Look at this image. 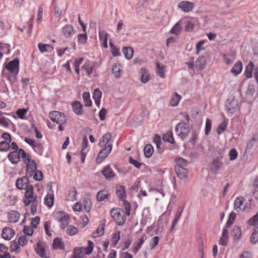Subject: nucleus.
I'll return each mask as SVG.
<instances>
[{"label": "nucleus", "mask_w": 258, "mask_h": 258, "mask_svg": "<svg viewBox=\"0 0 258 258\" xmlns=\"http://www.w3.org/2000/svg\"><path fill=\"white\" fill-rule=\"evenodd\" d=\"M25 194V198L23 202L25 206H28L31 205V212L32 215H35L37 212V207L38 206L37 196L33 192V185H31L27 188Z\"/></svg>", "instance_id": "f257e3e1"}, {"label": "nucleus", "mask_w": 258, "mask_h": 258, "mask_svg": "<svg viewBox=\"0 0 258 258\" xmlns=\"http://www.w3.org/2000/svg\"><path fill=\"white\" fill-rule=\"evenodd\" d=\"M194 57H190L188 61L186 62V64L188 66V68L190 69H193L195 68L198 70H203L206 66V60L204 56H200L197 58L194 64Z\"/></svg>", "instance_id": "f03ea898"}, {"label": "nucleus", "mask_w": 258, "mask_h": 258, "mask_svg": "<svg viewBox=\"0 0 258 258\" xmlns=\"http://www.w3.org/2000/svg\"><path fill=\"white\" fill-rule=\"evenodd\" d=\"M176 135L182 140H184L188 135L189 130L188 124L184 122H181L177 125L175 128Z\"/></svg>", "instance_id": "7ed1b4c3"}, {"label": "nucleus", "mask_w": 258, "mask_h": 258, "mask_svg": "<svg viewBox=\"0 0 258 258\" xmlns=\"http://www.w3.org/2000/svg\"><path fill=\"white\" fill-rule=\"evenodd\" d=\"M225 106L227 113L231 115L235 113L239 109L238 101L234 98L228 99Z\"/></svg>", "instance_id": "20e7f679"}, {"label": "nucleus", "mask_w": 258, "mask_h": 258, "mask_svg": "<svg viewBox=\"0 0 258 258\" xmlns=\"http://www.w3.org/2000/svg\"><path fill=\"white\" fill-rule=\"evenodd\" d=\"M5 68L13 75L17 76L19 71V60L18 58L9 61L5 65Z\"/></svg>", "instance_id": "39448f33"}, {"label": "nucleus", "mask_w": 258, "mask_h": 258, "mask_svg": "<svg viewBox=\"0 0 258 258\" xmlns=\"http://www.w3.org/2000/svg\"><path fill=\"white\" fill-rule=\"evenodd\" d=\"M55 219L60 223V228L62 229H65L68 225L69 217L68 214L59 211L56 213Z\"/></svg>", "instance_id": "423d86ee"}, {"label": "nucleus", "mask_w": 258, "mask_h": 258, "mask_svg": "<svg viewBox=\"0 0 258 258\" xmlns=\"http://www.w3.org/2000/svg\"><path fill=\"white\" fill-rule=\"evenodd\" d=\"M222 158V155H220L219 157L213 159L212 162L209 165L210 169L212 173L216 174L218 172L223 165L222 162L220 161Z\"/></svg>", "instance_id": "0eeeda50"}, {"label": "nucleus", "mask_w": 258, "mask_h": 258, "mask_svg": "<svg viewBox=\"0 0 258 258\" xmlns=\"http://www.w3.org/2000/svg\"><path fill=\"white\" fill-rule=\"evenodd\" d=\"M50 119L56 123H64L66 117L63 113L57 111L50 112L49 114Z\"/></svg>", "instance_id": "6e6552de"}, {"label": "nucleus", "mask_w": 258, "mask_h": 258, "mask_svg": "<svg viewBox=\"0 0 258 258\" xmlns=\"http://www.w3.org/2000/svg\"><path fill=\"white\" fill-rule=\"evenodd\" d=\"M112 149V145L111 144L108 145L102 149L98 153L96 158V162L98 163H100L102 160L105 159L108 155L111 152Z\"/></svg>", "instance_id": "1a4fd4ad"}, {"label": "nucleus", "mask_w": 258, "mask_h": 258, "mask_svg": "<svg viewBox=\"0 0 258 258\" xmlns=\"http://www.w3.org/2000/svg\"><path fill=\"white\" fill-rule=\"evenodd\" d=\"M194 7V3L187 1L180 2L177 5L178 8L184 13H188L191 11Z\"/></svg>", "instance_id": "9d476101"}, {"label": "nucleus", "mask_w": 258, "mask_h": 258, "mask_svg": "<svg viewBox=\"0 0 258 258\" xmlns=\"http://www.w3.org/2000/svg\"><path fill=\"white\" fill-rule=\"evenodd\" d=\"M29 176H24L22 178L18 179L16 182L17 187L19 189H25L31 184L28 178Z\"/></svg>", "instance_id": "9b49d317"}, {"label": "nucleus", "mask_w": 258, "mask_h": 258, "mask_svg": "<svg viewBox=\"0 0 258 258\" xmlns=\"http://www.w3.org/2000/svg\"><path fill=\"white\" fill-rule=\"evenodd\" d=\"M26 175L31 177L36 170V164L35 161L29 159V162H27Z\"/></svg>", "instance_id": "f8f14e48"}, {"label": "nucleus", "mask_w": 258, "mask_h": 258, "mask_svg": "<svg viewBox=\"0 0 258 258\" xmlns=\"http://www.w3.org/2000/svg\"><path fill=\"white\" fill-rule=\"evenodd\" d=\"M15 233V232L13 229L10 227H6L3 229L2 237L7 240H10L14 237Z\"/></svg>", "instance_id": "ddd939ff"}, {"label": "nucleus", "mask_w": 258, "mask_h": 258, "mask_svg": "<svg viewBox=\"0 0 258 258\" xmlns=\"http://www.w3.org/2000/svg\"><path fill=\"white\" fill-rule=\"evenodd\" d=\"M20 157H21V155L20 154V149L18 151L11 152L8 155V158L13 164H16L19 162Z\"/></svg>", "instance_id": "4468645a"}, {"label": "nucleus", "mask_w": 258, "mask_h": 258, "mask_svg": "<svg viewBox=\"0 0 258 258\" xmlns=\"http://www.w3.org/2000/svg\"><path fill=\"white\" fill-rule=\"evenodd\" d=\"M244 201L245 200L243 197H237L234 202V210L237 212L244 210L245 209V206H244Z\"/></svg>", "instance_id": "2eb2a0df"}, {"label": "nucleus", "mask_w": 258, "mask_h": 258, "mask_svg": "<svg viewBox=\"0 0 258 258\" xmlns=\"http://www.w3.org/2000/svg\"><path fill=\"white\" fill-rule=\"evenodd\" d=\"M95 66V65L93 61L88 60L86 61L82 66V69L85 72L87 75L89 76L92 73L93 70Z\"/></svg>", "instance_id": "dca6fc26"}, {"label": "nucleus", "mask_w": 258, "mask_h": 258, "mask_svg": "<svg viewBox=\"0 0 258 258\" xmlns=\"http://www.w3.org/2000/svg\"><path fill=\"white\" fill-rule=\"evenodd\" d=\"M108 33L104 30L99 31V38L102 47L104 48L107 47V36Z\"/></svg>", "instance_id": "f3484780"}, {"label": "nucleus", "mask_w": 258, "mask_h": 258, "mask_svg": "<svg viewBox=\"0 0 258 258\" xmlns=\"http://www.w3.org/2000/svg\"><path fill=\"white\" fill-rule=\"evenodd\" d=\"M177 176L181 179H185L188 175V170L185 168L175 167Z\"/></svg>", "instance_id": "a211bd4d"}, {"label": "nucleus", "mask_w": 258, "mask_h": 258, "mask_svg": "<svg viewBox=\"0 0 258 258\" xmlns=\"http://www.w3.org/2000/svg\"><path fill=\"white\" fill-rule=\"evenodd\" d=\"M116 194L120 200L126 199V195L124 187L121 185H117L116 186Z\"/></svg>", "instance_id": "6ab92c4d"}, {"label": "nucleus", "mask_w": 258, "mask_h": 258, "mask_svg": "<svg viewBox=\"0 0 258 258\" xmlns=\"http://www.w3.org/2000/svg\"><path fill=\"white\" fill-rule=\"evenodd\" d=\"M88 146V140L87 138L85 137L83 138L82 143V149L81 151V154L82 156L81 160L82 163L85 162V158L87 155V150L86 149Z\"/></svg>", "instance_id": "aec40b11"}, {"label": "nucleus", "mask_w": 258, "mask_h": 258, "mask_svg": "<svg viewBox=\"0 0 258 258\" xmlns=\"http://www.w3.org/2000/svg\"><path fill=\"white\" fill-rule=\"evenodd\" d=\"M102 174L107 180H110L115 176L113 170L108 166L105 167L102 171Z\"/></svg>", "instance_id": "412c9836"}, {"label": "nucleus", "mask_w": 258, "mask_h": 258, "mask_svg": "<svg viewBox=\"0 0 258 258\" xmlns=\"http://www.w3.org/2000/svg\"><path fill=\"white\" fill-rule=\"evenodd\" d=\"M242 235L241 229L238 226H235L232 231V235L234 241H238Z\"/></svg>", "instance_id": "4be33fe9"}, {"label": "nucleus", "mask_w": 258, "mask_h": 258, "mask_svg": "<svg viewBox=\"0 0 258 258\" xmlns=\"http://www.w3.org/2000/svg\"><path fill=\"white\" fill-rule=\"evenodd\" d=\"M8 218L11 223H17L20 218V213L16 211H11L8 214Z\"/></svg>", "instance_id": "5701e85b"}, {"label": "nucleus", "mask_w": 258, "mask_h": 258, "mask_svg": "<svg viewBox=\"0 0 258 258\" xmlns=\"http://www.w3.org/2000/svg\"><path fill=\"white\" fill-rule=\"evenodd\" d=\"M74 111L77 115H81L83 114V105L80 102L75 101L72 104Z\"/></svg>", "instance_id": "b1692460"}, {"label": "nucleus", "mask_w": 258, "mask_h": 258, "mask_svg": "<svg viewBox=\"0 0 258 258\" xmlns=\"http://www.w3.org/2000/svg\"><path fill=\"white\" fill-rule=\"evenodd\" d=\"M122 66L120 63H115L112 69V73L116 78H119L122 72Z\"/></svg>", "instance_id": "393cba45"}, {"label": "nucleus", "mask_w": 258, "mask_h": 258, "mask_svg": "<svg viewBox=\"0 0 258 258\" xmlns=\"http://www.w3.org/2000/svg\"><path fill=\"white\" fill-rule=\"evenodd\" d=\"M111 138V135L110 133H106L104 134L99 143V146L101 147H105L107 144L110 141Z\"/></svg>", "instance_id": "a878e982"}, {"label": "nucleus", "mask_w": 258, "mask_h": 258, "mask_svg": "<svg viewBox=\"0 0 258 258\" xmlns=\"http://www.w3.org/2000/svg\"><path fill=\"white\" fill-rule=\"evenodd\" d=\"M242 70V63L241 61H238L234 64V66L231 70V72L233 75L236 76L241 72Z\"/></svg>", "instance_id": "bb28decb"}, {"label": "nucleus", "mask_w": 258, "mask_h": 258, "mask_svg": "<svg viewBox=\"0 0 258 258\" xmlns=\"http://www.w3.org/2000/svg\"><path fill=\"white\" fill-rule=\"evenodd\" d=\"M52 245L53 248L55 249L63 250L64 249V244L62 239L58 237H56L54 239Z\"/></svg>", "instance_id": "cd10ccee"}, {"label": "nucleus", "mask_w": 258, "mask_h": 258, "mask_svg": "<svg viewBox=\"0 0 258 258\" xmlns=\"http://www.w3.org/2000/svg\"><path fill=\"white\" fill-rule=\"evenodd\" d=\"M62 32L65 37H70L74 33L73 26L71 25H66L63 27Z\"/></svg>", "instance_id": "c85d7f7f"}, {"label": "nucleus", "mask_w": 258, "mask_h": 258, "mask_svg": "<svg viewBox=\"0 0 258 258\" xmlns=\"http://www.w3.org/2000/svg\"><path fill=\"white\" fill-rule=\"evenodd\" d=\"M109 195L105 190H100L97 194V200L98 202H102L107 200Z\"/></svg>", "instance_id": "c756f323"}, {"label": "nucleus", "mask_w": 258, "mask_h": 258, "mask_svg": "<svg viewBox=\"0 0 258 258\" xmlns=\"http://www.w3.org/2000/svg\"><path fill=\"white\" fill-rule=\"evenodd\" d=\"M54 203V195L53 193H48L44 198V204L48 208L52 207Z\"/></svg>", "instance_id": "7c9ffc66"}, {"label": "nucleus", "mask_w": 258, "mask_h": 258, "mask_svg": "<svg viewBox=\"0 0 258 258\" xmlns=\"http://www.w3.org/2000/svg\"><path fill=\"white\" fill-rule=\"evenodd\" d=\"M122 52L126 59H131L133 57L134 51L132 47L127 46L123 47Z\"/></svg>", "instance_id": "2f4dec72"}, {"label": "nucleus", "mask_w": 258, "mask_h": 258, "mask_svg": "<svg viewBox=\"0 0 258 258\" xmlns=\"http://www.w3.org/2000/svg\"><path fill=\"white\" fill-rule=\"evenodd\" d=\"M146 238L145 235L143 236L140 238L139 240L137 242L134 243V247L133 248V251L136 253L141 248L142 245L144 243L145 240Z\"/></svg>", "instance_id": "473e14b6"}, {"label": "nucleus", "mask_w": 258, "mask_h": 258, "mask_svg": "<svg viewBox=\"0 0 258 258\" xmlns=\"http://www.w3.org/2000/svg\"><path fill=\"white\" fill-rule=\"evenodd\" d=\"M102 97V92L99 89H95L94 91L93 98L97 106L100 105V100Z\"/></svg>", "instance_id": "72a5a7b5"}, {"label": "nucleus", "mask_w": 258, "mask_h": 258, "mask_svg": "<svg viewBox=\"0 0 258 258\" xmlns=\"http://www.w3.org/2000/svg\"><path fill=\"white\" fill-rule=\"evenodd\" d=\"M156 67L157 75L162 78H164L165 77V66L157 62L156 63Z\"/></svg>", "instance_id": "f704fd0d"}, {"label": "nucleus", "mask_w": 258, "mask_h": 258, "mask_svg": "<svg viewBox=\"0 0 258 258\" xmlns=\"http://www.w3.org/2000/svg\"><path fill=\"white\" fill-rule=\"evenodd\" d=\"M181 99V96L177 93H175L170 100V105L171 106L175 107L178 105L179 102Z\"/></svg>", "instance_id": "c9c22d12"}, {"label": "nucleus", "mask_w": 258, "mask_h": 258, "mask_svg": "<svg viewBox=\"0 0 258 258\" xmlns=\"http://www.w3.org/2000/svg\"><path fill=\"white\" fill-rule=\"evenodd\" d=\"M144 155L146 158H150L154 152L153 146L151 144H147L144 149Z\"/></svg>", "instance_id": "e433bc0d"}, {"label": "nucleus", "mask_w": 258, "mask_h": 258, "mask_svg": "<svg viewBox=\"0 0 258 258\" xmlns=\"http://www.w3.org/2000/svg\"><path fill=\"white\" fill-rule=\"evenodd\" d=\"M82 247H75L73 250V255L71 258H82L84 255Z\"/></svg>", "instance_id": "4c0bfd02"}, {"label": "nucleus", "mask_w": 258, "mask_h": 258, "mask_svg": "<svg viewBox=\"0 0 258 258\" xmlns=\"http://www.w3.org/2000/svg\"><path fill=\"white\" fill-rule=\"evenodd\" d=\"M163 140L165 142H168L172 144L175 143V141L173 136V134L171 131L168 132L166 134L163 135Z\"/></svg>", "instance_id": "58836bf2"}, {"label": "nucleus", "mask_w": 258, "mask_h": 258, "mask_svg": "<svg viewBox=\"0 0 258 258\" xmlns=\"http://www.w3.org/2000/svg\"><path fill=\"white\" fill-rule=\"evenodd\" d=\"M142 73L141 81L143 83H146L150 80V75L148 71L145 68L141 69Z\"/></svg>", "instance_id": "ea45409f"}, {"label": "nucleus", "mask_w": 258, "mask_h": 258, "mask_svg": "<svg viewBox=\"0 0 258 258\" xmlns=\"http://www.w3.org/2000/svg\"><path fill=\"white\" fill-rule=\"evenodd\" d=\"M66 232L69 236H73L77 234L79 232L78 228L73 225H69L68 226Z\"/></svg>", "instance_id": "a19ab883"}, {"label": "nucleus", "mask_w": 258, "mask_h": 258, "mask_svg": "<svg viewBox=\"0 0 258 258\" xmlns=\"http://www.w3.org/2000/svg\"><path fill=\"white\" fill-rule=\"evenodd\" d=\"M254 64L250 62L246 67L245 74L247 78H251L252 76V71L253 70Z\"/></svg>", "instance_id": "79ce46f5"}, {"label": "nucleus", "mask_w": 258, "mask_h": 258, "mask_svg": "<svg viewBox=\"0 0 258 258\" xmlns=\"http://www.w3.org/2000/svg\"><path fill=\"white\" fill-rule=\"evenodd\" d=\"M94 248L93 243L90 241H88V246L86 247H82V248L83 250V252L86 254H90L93 251Z\"/></svg>", "instance_id": "37998d69"}, {"label": "nucleus", "mask_w": 258, "mask_h": 258, "mask_svg": "<svg viewBox=\"0 0 258 258\" xmlns=\"http://www.w3.org/2000/svg\"><path fill=\"white\" fill-rule=\"evenodd\" d=\"M94 248L93 243L90 241H88V246L86 247H82V248L83 250V252L86 254H90L93 251Z\"/></svg>", "instance_id": "c03bdc74"}, {"label": "nucleus", "mask_w": 258, "mask_h": 258, "mask_svg": "<svg viewBox=\"0 0 258 258\" xmlns=\"http://www.w3.org/2000/svg\"><path fill=\"white\" fill-rule=\"evenodd\" d=\"M181 30V27L180 26V22H178L170 30L169 33L177 35L180 33Z\"/></svg>", "instance_id": "a18cd8bd"}, {"label": "nucleus", "mask_w": 258, "mask_h": 258, "mask_svg": "<svg viewBox=\"0 0 258 258\" xmlns=\"http://www.w3.org/2000/svg\"><path fill=\"white\" fill-rule=\"evenodd\" d=\"M252 243L255 244L258 241V225L255 226L254 230L250 237Z\"/></svg>", "instance_id": "49530a36"}, {"label": "nucleus", "mask_w": 258, "mask_h": 258, "mask_svg": "<svg viewBox=\"0 0 258 258\" xmlns=\"http://www.w3.org/2000/svg\"><path fill=\"white\" fill-rule=\"evenodd\" d=\"M104 224H100L96 231L93 233V237H97L102 236L104 234Z\"/></svg>", "instance_id": "de8ad7c7"}, {"label": "nucleus", "mask_w": 258, "mask_h": 258, "mask_svg": "<svg viewBox=\"0 0 258 258\" xmlns=\"http://www.w3.org/2000/svg\"><path fill=\"white\" fill-rule=\"evenodd\" d=\"M83 99L85 103V106H90L92 105V101L90 99V96L89 92H84L83 94Z\"/></svg>", "instance_id": "09e8293b"}, {"label": "nucleus", "mask_w": 258, "mask_h": 258, "mask_svg": "<svg viewBox=\"0 0 258 258\" xmlns=\"http://www.w3.org/2000/svg\"><path fill=\"white\" fill-rule=\"evenodd\" d=\"M176 165L175 167L185 168L187 165V162L185 159L178 157L175 159Z\"/></svg>", "instance_id": "8fccbe9b"}, {"label": "nucleus", "mask_w": 258, "mask_h": 258, "mask_svg": "<svg viewBox=\"0 0 258 258\" xmlns=\"http://www.w3.org/2000/svg\"><path fill=\"white\" fill-rule=\"evenodd\" d=\"M83 206L84 210L87 212H89L92 208V203L91 200L89 198H86L83 200Z\"/></svg>", "instance_id": "3c124183"}, {"label": "nucleus", "mask_w": 258, "mask_h": 258, "mask_svg": "<svg viewBox=\"0 0 258 258\" xmlns=\"http://www.w3.org/2000/svg\"><path fill=\"white\" fill-rule=\"evenodd\" d=\"M10 143L7 141L0 142V152H7L10 148Z\"/></svg>", "instance_id": "603ef678"}, {"label": "nucleus", "mask_w": 258, "mask_h": 258, "mask_svg": "<svg viewBox=\"0 0 258 258\" xmlns=\"http://www.w3.org/2000/svg\"><path fill=\"white\" fill-rule=\"evenodd\" d=\"M35 250L40 256L42 257L45 256V249L39 242L37 244Z\"/></svg>", "instance_id": "864d4df0"}, {"label": "nucleus", "mask_w": 258, "mask_h": 258, "mask_svg": "<svg viewBox=\"0 0 258 258\" xmlns=\"http://www.w3.org/2000/svg\"><path fill=\"white\" fill-rule=\"evenodd\" d=\"M20 154L21 155V157L23 159L24 162L25 164H26L27 162H29V159H31L30 154L26 153L22 149H20Z\"/></svg>", "instance_id": "5fc2aeb1"}, {"label": "nucleus", "mask_w": 258, "mask_h": 258, "mask_svg": "<svg viewBox=\"0 0 258 258\" xmlns=\"http://www.w3.org/2000/svg\"><path fill=\"white\" fill-rule=\"evenodd\" d=\"M126 218L125 216L123 214H120L119 216L117 217L114 220L117 225L119 226H122L125 223Z\"/></svg>", "instance_id": "6e6d98bb"}, {"label": "nucleus", "mask_w": 258, "mask_h": 258, "mask_svg": "<svg viewBox=\"0 0 258 258\" xmlns=\"http://www.w3.org/2000/svg\"><path fill=\"white\" fill-rule=\"evenodd\" d=\"M183 209H184L183 206H180L177 208L176 214L174 219L173 221V223H174V224H177V223L178 222L180 217H181V215L183 211Z\"/></svg>", "instance_id": "4d7b16f0"}, {"label": "nucleus", "mask_w": 258, "mask_h": 258, "mask_svg": "<svg viewBox=\"0 0 258 258\" xmlns=\"http://www.w3.org/2000/svg\"><path fill=\"white\" fill-rule=\"evenodd\" d=\"M227 122L225 121L221 122L219 125L217 127V133L218 135H220L226 130Z\"/></svg>", "instance_id": "13d9d810"}, {"label": "nucleus", "mask_w": 258, "mask_h": 258, "mask_svg": "<svg viewBox=\"0 0 258 258\" xmlns=\"http://www.w3.org/2000/svg\"><path fill=\"white\" fill-rule=\"evenodd\" d=\"M33 178L36 181H41L43 177V174L41 170H38L34 172L33 174Z\"/></svg>", "instance_id": "bf43d9fd"}, {"label": "nucleus", "mask_w": 258, "mask_h": 258, "mask_svg": "<svg viewBox=\"0 0 258 258\" xmlns=\"http://www.w3.org/2000/svg\"><path fill=\"white\" fill-rule=\"evenodd\" d=\"M109 45L111 48V52L112 54L114 56H117L120 55V53L118 48H116L112 42H110Z\"/></svg>", "instance_id": "052dcab7"}, {"label": "nucleus", "mask_w": 258, "mask_h": 258, "mask_svg": "<svg viewBox=\"0 0 258 258\" xmlns=\"http://www.w3.org/2000/svg\"><path fill=\"white\" fill-rule=\"evenodd\" d=\"M253 186H254L253 196L255 199L258 200V177L255 179Z\"/></svg>", "instance_id": "680f3d73"}, {"label": "nucleus", "mask_w": 258, "mask_h": 258, "mask_svg": "<svg viewBox=\"0 0 258 258\" xmlns=\"http://www.w3.org/2000/svg\"><path fill=\"white\" fill-rule=\"evenodd\" d=\"M38 48L41 52H44L48 51V48H51V46L49 44H43L39 43L38 45Z\"/></svg>", "instance_id": "e2e57ef3"}, {"label": "nucleus", "mask_w": 258, "mask_h": 258, "mask_svg": "<svg viewBox=\"0 0 258 258\" xmlns=\"http://www.w3.org/2000/svg\"><path fill=\"white\" fill-rule=\"evenodd\" d=\"M120 232L119 231H117L112 234V243L115 246L118 243L119 240L120 239Z\"/></svg>", "instance_id": "0e129e2a"}, {"label": "nucleus", "mask_w": 258, "mask_h": 258, "mask_svg": "<svg viewBox=\"0 0 258 258\" xmlns=\"http://www.w3.org/2000/svg\"><path fill=\"white\" fill-rule=\"evenodd\" d=\"M229 160H235L237 157V152L234 148L231 149L229 153Z\"/></svg>", "instance_id": "69168bd1"}, {"label": "nucleus", "mask_w": 258, "mask_h": 258, "mask_svg": "<svg viewBox=\"0 0 258 258\" xmlns=\"http://www.w3.org/2000/svg\"><path fill=\"white\" fill-rule=\"evenodd\" d=\"M211 127H212L211 121L210 119L208 118L206 120L205 129L206 135H209V133L211 131Z\"/></svg>", "instance_id": "338daca9"}, {"label": "nucleus", "mask_w": 258, "mask_h": 258, "mask_svg": "<svg viewBox=\"0 0 258 258\" xmlns=\"http://www.w3.org/2000/svg\"><path fill=\"white\" fill-rule=\"evenodd\" d=\"M257 222H258V211L255 215L248 220L247 223L248 225L253 226Z\"/></svg>", "instance_id": "774afa93"}]
</instances>
